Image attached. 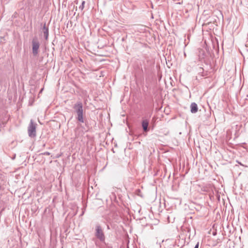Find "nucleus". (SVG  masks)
Instances as JSON below:
<instances>
[{
    "label": "nucleus",
    "mask_w": 248,
    "mask_h": 248,
    "mask_svg": "<svg viewBox=\"0 0 248 248\" xmlns=\"http://www.w3.org/2000/svg\"><path fill=\"white\" fill-rule=\"evenodd\" d=\"M74 108L76 111L78 115V120L83 123V107L81 103H78L74 106Z\"/></svg>",
    "instance_id": "1"
},
{
    "label": "nucleus",
    "mask_w": 248,
    "mask_h": 248,
    "mask_svg": "<svg viewBox=\"0 0 248 248\" xmlns=\"http://www.w3.org/2000/svg\"><path fill=\"white\" fill-rule=\"evenodd\" d=\"M28 134L30 137L34 138L36 136V125L32 121H31L28 127Z\"/></svg>",
    "instance_id": "2"
},
{
    "label": "nucleus",
    "mask_w": 248,
    "mask_h": 248,
    "mask_svg": "<svg viewBox=\"0 0 248 248\" xmlns=\"http://www.w3.org/2000/svg\"><path fill=\"white\" fill-rule=\"evenodd\" d=\"M32 52L34 55H36L38 52L39 48V43L37 40L33 39L32 42Z\"/></svg>",
    "instance_id": "3"
},
{
    "label": "nucleus",
    "mask_w": 248,
    "mask_h": 248,
    "mask_svg": "<svg viewBox=\"0 0 248 248\" xmlns=\"http://www.w3.org/2000/svg\"><path fill=\"white\" fill-rule=\"evenodd\" d=\"M96 231V236L101 240H104L105 237H104L103 232L101 228H100V227H99V226L97 227Z\"/></svg>",
    "instance_id": "4"
},
{
    "label": "nucleus",
    "mask_w": 248,
    "mask_h": 248,
    "mask_svg": "<svg viewBox=\"0 0 248 248\" xmlns=\"http://www.w3.org/2000/svg\"><path fill=\"white\" fill-rule=\"evenodd\" d=\"M191 112L192 113H196L197 112L198 108L197 105L195 103H192L190 106Z\"/></svg>",
    "instance_id": "5"
},
{
    "label": "nucleus",
    "mask_w": 248,
    "mask_h": 248,
    "mask_svg": "<svg viewBox=\"0 0 248 248\" xmlns=\"http://www.w3.org/2000/svg\"><path fill=\"white\" fill-rule=\"evenodd\" d=\"M142 125L144 130L146 131L148 126V122L147 120L143 121Z\"/></svg>",
    "instance_id": "6"
},
{
    "label": "nucleus",
    "mask_w": 248,
    "mask_h": 248,
    "mask_svg": "<svg viewBox=\"0 0 248 248\" xmlns=\"http://www.w3.org/2000/svg\"><path fill=\"white\" fill-rule=\"evenodd\" d=\"M194 248H199V243L197 244Z\"/></svg>",
    "instance_id": "7"
},
{
    "label": "nucleus",
    "mask_w": 248,
    "mask_h": 248,
    "mask_svg": "<svg viewBox=\"0 0 248 248\" xmlns=\"http://www.w3.org/2000/svg\"><path fill=\"white\" fill-rule=\"evenodd\" d=\"M85 3V2L84 1H83L82 3V8L84 7V4Z\"/></svg>",
    "instance_id": "8"
}]
</instances>
